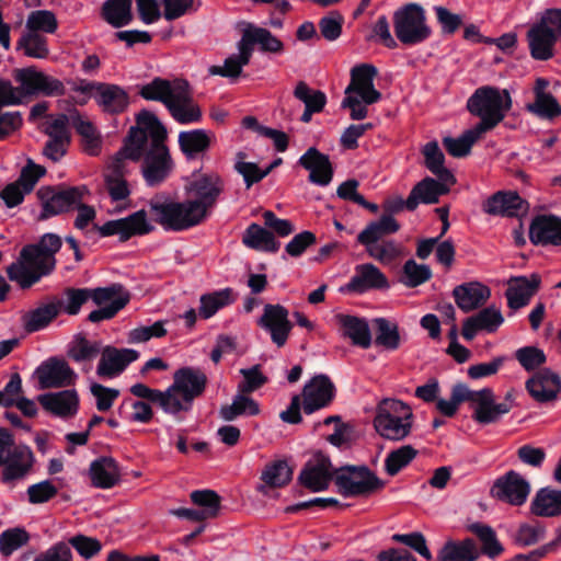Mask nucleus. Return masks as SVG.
Instances as JSON below:
<instances>
[{"label":"nucleus","instance_id":"56","mask_svg":"<svg viewBox=\"0 0 561 561\" xmlns=\"http://www.w3.org/2000/svg\"><path fill=\"white\" fill-rule=\"evenodd\" d=\"M375 323L377 327L375 343L388 351L398 350L401 342L398 324L385 318L376 319Z\"/></svg>","mask_w":561,"mask_h":561},{"label":"nucleus","instance_id":"45","mask_svg":"<svg viewBox=\"0 0 561 561\" xmlns=\"http://www.w3.org/2000/svg\"><path fill=\"white\" fill-rule=\"evenodd\" d=\"M236 296L231 288H224L209 294H204L199 298L198 314L202 319H209L220 309L233 304Z\"/></svg>","mask_w":561,"mask_h":561},{"label":"nucleus","instance_id":"22","mask_svg":"<svg viewBox=\"0 0 561 561\" xmlns=\"http://www.w3.org/2000/svg\"><path fill=\"white\" fill-rule=\"evenodd\" d=\"M389 282L387 276L374 264L364 263L355 267V274L342 290L355 294H364L373 289H387Z\"/></svg>","mask_w":561,"mask_h":561},{"label":"nucleus","instance_id":"25","mask_svg":"<svg viewBox=\"0 0 561 561\" xmlns=\"http://www.w3.org/2000/svg\"><path fill=\"white\" fill-rule=\"evenodd\" d=\"M540 284L541 277L537 273H533L529 277H512L505 291L508 307L512 310H518L527 306L531 297L539 290Z\"/></svg>","mask_w":561,"mask_h":561},{"label":"nucleus","instance_id":"55","mask_svg":"<svg viewBox=\"0 0 561 561\" xmlns=\"http://www.w3.org/2000/svg\"><path fill=\"white\" fill-rule=\"evenodd\" d=\"M293 469L286 460H276L265 466L261 480L271 488H282L290 482Z\"/></svg>","mask_w":561,"mask_h":561},{"label":"nucleus","instance_id":"59","mask_svg":"<svg viewBox=\"0 0 561 561\" xmlns=\"http://www.w3.org/2000/svg\"><path fill=\"white\" fill-rule=\"evenodd\" d=\"M417 455V450L411 445H404L390 451L385 460L386 472L393 477L405 468Z\"/></svg>","mask_w":561,"mask_h":561},{"label":"nucleus","instance_id":"9","mask_svg":"<svg viewBox=\"0 0 561 561\" xmlns=\"http://www.w3.org/2000/svg\"><path fill=\"white\" fill-rule=\"evenodd\" d=\"M14 446L11 433L0 427V466H3L2 481L10 483L23 479L32 469L34 455L30 447Z\"/></svg>","mask_w":561,"mask_h":561},{"label":"nucleus","instance_id":"34","mask_svg":"<svg viewBox=\"0 0 561 561\" xmlns=\"http://www.w3.org/2000/svg\"><path fill=\"white\" fill-rule=\"evenodd\" d=\"M479 547L472 538L448 539L437 552L435 561H477Z\"/></svg>","mask_w":561,"mask_h":561},{"label":"nucleus","instance_id":"33","mask_svg":"<svg viewBox=\"0 0 561 561\" xmlns=\"http://www.w3.org/2000/svg\"><path fill=\"white\" fill-rule=\"evenodd\" d=\"M142 160L145 163L142 175H167L174 168V162L167 145L145 147Z\"/></svg>","mask_w":561,"mask_h":561},{"label":"nucleus","instance_id":"36","mask_svg":"<svg viewBox=\"0 0 561 561\" xmlns=\"http://www.w3.org/2000/svg\"><path fill=\"white\" fill-rule=\"evenodd\" d=\"M89 476L93 486L111 489L119 480L117 462L112 457H100L91 462Z\"/></svg>","mask_w":561,"mask_h":561},{"label":"nucleus","instance_id":"26","mask_svg":"<svg viewBox=\"0 0 561 561\" xmlns=\"http://www.w3.org/2000/svg\"><path fill=\"white\" fill-rule=\"evenodd\" d=\"M503 322L501 310L495 306H489L463 321L461 335L465 340L472 341L480 331L496 332Z\"/></svg>","mask_w":561,"mask_h":561},{"label":"nucleus","instance_id":"62","mask_svg":"<svg viewBox=\"0 0 561 561\" xmlns=\"http://www.w3.org/2000/svg\"><path fill=\"white\" fill-rule=\"evenodd\" d=\"M191 501L204 513L207 519L218 516L220 496L213 490H196L191 493Z\"/></svg>","mask_w":561,"mask_h":561},{"label":"nucleus","instance_id":"30","mask_svg":"<svg viewBox=\"0 0 561 561\" xmlns=\"http://www.w3.org/2000/svg\"><path fill=\"white\" fill-rule=\"evenodd\" d=\"M343 337L352 341L353 345L368 348L371 344V333L368 322L359 317L337 313L334 317Z\"/></svg>","mask_w":561,"mask_h":561},{"label":"nucleus","instance_id":"23","mask_svg":"<svg viewBox=\"0 0 561 561\" xmlns=\"http://www.w3.org/2000/svg\"><path fill=\"white\" fill-rule=\"evenodd\" d=\"M438 179L443 181H437L433 178H424L412 188L409 195V211L415 210L420 203H437L439 196L446 194L449 191V186L456 182L455 178Z\"/></svg>","mask_w":561,"mask_h":561},{"label":"nucleus","instance_id":"38","mask_svg":"<svg viewBox=\"0 0 561 561\" xmlns=\"http://www.w3.org/2000/svg\"><path fill=\"white\" fill-rule=\"evenodd\" d=\"M513 408V391L505 394L504 401L496 403L493 391L479 407H474L473 420L479 424H491L497 422L502 415L508 413Z\"/></svg>","mask_w":561,"mask_h":561},{"label":"nucleus","instance_id":"39","mask_svg":"<svg viewBox=\"0 0 561 561\" xmlns=\"http://www.w3.org/2000/svg\"><path fill=\"white\" fill-rule=\"evenodd\" d=\"M467 530L474 535L480 542V556L483 554L490 559H496L504 552V547L491 526L477 522L469 524Z\"/></svg>","mask_w":561,"mask_h":561},{"label":"nucleus","instance_id":"14","mask_svg":"<svg viewBox=\"0 0 561 561\" xmlns=\"http://www.w3.org/2000/svg\"><path fill=\"white\" fill-rule=\"evenodd\" d=\"M256 324L270 334L277 347H283L287 343L294 327L289 320L288 309L279 304H266Z\"/></svg>","mask_w":561,"mask_h":561},{"label":"nucleus","instance_id":"51","mask_svg":"<svg viewBox=\"0 0 561 561\" xmlns=\"http://www.w3.org/2000/svg\"><path fill=\"white\" fill-rule=\"evenodd\" d=\"M298 163L309 172V175H333L334 169L328 154L310 147L300 158Z\"/></svg>","mask_w":561,"mask_h":561},{"label":"nucleus","instance_id":"63","mask_svg":"<svg viewBox=\"0 0 561 561\" xmlns=\"http://www.w3.org/2000/svg\"><path fill=\"white\" fill-rule=\"evenodd\" d=\"M27 32L54 34L58 28L56 15L48 10H36L26 20Z\"/></svg>","mask_w":561,"mask_h":561},{"label":"nucleus","instance_id":"28","mask_svg":"<svg viewBox=\"0 0 561 561\" xmlns=\"http://www.w3.org/2000/svg\"><path fill=\"white\" fill-rule=\"evenodd\" d=\"M526 388L538 402L553 401L561 391V378L558 374L545 368L527 380Z\"/></svg>","mask_w":561,"mask_h":561},{"label":"nucleus","instance_id":"44","mask_svg":"<svg viewBox=\"0 0 561 561\" xmlns=\"http://www.w3.org/2000/svg\"><path fill=\"white\" fill-rule=\"evenodd\" d=\"M260 413L259 403L247 393L239 392L233 397L231 404H225L219 410V416L227 422L239 416H254Z\"/></svg>","mask_w":561,"mask_h":561},{"label":"nucleus","instance_id":"17","mask_svg":"<svg viewBox=\"0 0 561 561\" xmlns=\"http://www.w3.org/2000/svg\"><path fill=\"white\" fill-rule=\"evenodd\" d=\"M335 396V387L325 375H318L309 380L302 389V410L311 414L328 407Z\"/></svg>","mask_w":561,"mask_h":561},{"label":"nucleus","instance_id":"61","mask_svg":"<svg viewBox=\"0 0 561 561\" xmlns=\"http://www.w3.org/2000/svg\"><path fill=\"white\" fill-rule=\"evenodd\" d=\"M122 286L112 284L107 287L89 288L90 299L96 306H115L122 304V309L128 302V299L121 295Z\"/></svg>","mask_w":561,"mask_h":561},{"label":"nucleus","instance_id":"48","mask_svg":"<svg viewBox=\"0 0 561 561\" xmlns=\"http://www.w3.org/2000/svg\"><path fill=\"white\" fill-rule=\"evenodd\" d=\"M483 133L477 127L463 131L459 137L446 136L443 138V146L446 151L455 157L462 158L470 153L472 146L483 137Z\"/></svg>","mask_w":561,"mask_h":561},{"label":"nucleus","instance_id":"7","mask_svg":"<svg viewBox=\"0 0 561 561\" xmlns=\"http://www.w3.org/2000/svg\"><path fill=\"white\" fill-rule=\"evenodd\" d=\"M412 411L408 404L396 399H385L378 405L374 426L378 434L389 440H402L412 428Z\"/></svg>","mask_w":561,"mask_h":561},{"label":"nucleus","instance_id":"64","mask_svg":"<svg viewBox=\"0 0 561 561\" xmlns=\"http://www.w3.org/2000/svg\"><path fill=\"white\" fill-rule=\"evenodd\" d=\"M28 540L30 535L24 528H9L0 534V552L4 557H10L15 550L25 546Z\"/></svg>","mask_w":561,"mask_h":561},{"label":"nucleus","instance_id":"54","mask_svg":"<svg viewBox=\"0 0 561 561\" xmlns=\"http://www.w3.org/2000/svg\"><path fill=\"white\" fill-rule=\"evenodd\" d=\"M13 78L19 83L21 100L26 96H37L39 91L41 71L36 67L18 68L13 70Z\"/></svg>","mask_w":561,"mask_h":561},{"label":"nucleus","instance_id":"31","mask_svg":"<svg viewBox=\"0 0 561 561\" xmlns=\"http://www.w3.org/2000/svg\"><path fill=\"white\" fill-rule=\"evenodd\" d=\"M490 288L479 282L458 285L453 290L456 305L463 312H470L483 306L490 298Z\"/></svg>","mask_w":561,"mask_h":561},{"label":"nucleus","instance_id":"27","mask_svg":"<svg viewBox=\"0 0 561 561\" xmlns=\"http://www.w3.org/2000/svg\"><path fill=\"white\" fill-rule=\"evenodd\" d=\"M483 210L494 216L518 217L528 210V203L516 192L499 191L485 201Z\"/></svg>","mask_w":561,"mask_h":561},{"label":"nucleus","instance_id":"19","mask_svg":"<svg viewBox=\"0 0 561 561\" xmlns=\"http://www.w3.org/2000/svg\"><path fill=\"white\" fill-rule=\"evenodd\" d=\"M139 354L130 348H117L107 345L102 348L96 374L101 378L112 379L119 376L127 366L137 360Z\"/></svg>","mask_w":561,"mask_h":561},{"label":"nucleus","instance_id":"2","mask_svg":"<svg viewBox=\"0 0 561 561\" xmlns=\"http://www.w3.org/2000/svg\"><path fill=\"white\" fill-rule=\"evenodd\" d=\"M408 203L409 197L405 201L399 196L387 198L382 204L385 214L378 220L370 221L357 234V243L365 248L371 259L388 264L401 255V245L394 240H386L385 237L399 231L400 224L393 215L408 209Z\"/></svg>","mask_w":561,"mask_h":561},{"label":"nucleus","instance_id":"16","mask_svg":"<svg viewBox=\"0 0 561 561\" xmlns=\"http://www.w3.org/2000/svg\"><path fill=\"white\" fill-rule=\"evenodd\" d=\"M135 125L130 127L123 147L111 158L107 168L112 175H125L130 162L140 161V112L135 113Z\"/></svg>","mask_w":561,"mask_h":561},{"label":"nucleus","instance_id":"10","mask_svg":"<svg viewBox=\"0 0 561 561\" xmlns=\"http://www.w3.org/2000/svg\"><path fill=\"white\" fill-rule=\"evenodd\" d=\"M334 482L337 491L344 497L369 495L385 486L366 466H345L334 471Z\"/></svg>","mask_w":561,"mask_h":561},{"label":"nucleus","instance_id":"5","mask_svg":"<svg viewBox=\"0 0 561 561\" xmlns=\"http://www.w3.org/2000/svg\"><path fill=\"white\" fill-rule=\"evenodd\" d=\"M151 215L165 230L183 231L203 222V213L188 202L156 197L150 203Z\"/></svg>","mask_w":561,"mask_h":561},{"label":"nucleus","instance_id":"11","mask_svg":"<svg viewBox=\"0 0 561 561\" xmlns=\"http://www.w3.org/2000/svg\"><path fill=\"white\" fill-rule=\"evenodd\" d=\"M171 391H173L175 401L171 403L180 412H187L192 409L193 401L201 397L207 386L206 374L193 367H183L175 371Z\"/></svg>","mask_w":561,"mask_h":561},{"label":"nucleus","instance_id":"53","mask_svg":"<svg viewBox=\"0 0 561 561\" xmlns=\"http://www.w3.org/2000/svg\"><path fill=\"white\" fill-rule=\"evenodd\" d=\"M238 55H232L226 58L224 66H211L209 68L210 75H218L221 77L237 78L242 72V67L247 66L250 62L251 55L249 49L243 47V45L238 43Z\"/></svg>","mask_w":561,"mask_h":561},{"label":"nucleus","instance_id":"6","mask_svg":"<svg viewBox=\"0 0 561 561\" xmlns=\"http://www.w3.org/2000/svg\"><path fill=\"white\" fill-rule=\"evenodd\" d=\"M396 38L404 46H414L427 41L432 28L427 24L426 11L419 3H407L392 14Z\"/></svg>","mask_w":561,"mask_h":561},{"label":"nucleus","instance_id":"13","mask_svg":"<svg viewBox=\"0 0 561 561\" xmlns=\"http://www.w3.org/2000/svg\"><path fill=\"white\" fill-rule=\"evenodd\" d=\"M530 493V483L518 472L507 471L499 477L490 490V495L512 506H522Z\"/></svg>","mask_w":561,"mask_h":561},{"label":"nucleus","instance_id":"4","mask_svg":"<svg viewBox=\"0 0 561 561\" xmlns=\"http://www.w3.org/2000/svg\"><path fill=\"white\" fill-rule=\"evenodd\" d=\"M512 105L510 92L492 85L478 88L467 101V110L480 118L474 127L483 134L493 130L505 118Z\"/></svg>","mask_w":561,"mask_h":561},{"label":"nucleus","instance_id":"8","mask_svg":"<svg viewBox=\"0 0 561 561\" xmlns=\"http://www.w3.org/2000/svg\"><path fill=\"white\" fill-rule=\"evenodd\" d=\"M88 194L89 190L85 185L44 186L37 191V197L41 202V211L37 219L45 221L56 216L72 213L77 203L84 199Z\"/></svg>","mask_w":561,"mask_h":561},{"label":"nucleus","instance_id":"37","mask_svg":"<svg viewBox=\"0 0 561 561\" xmlns=\"http://www.w3.org/2000/svg\"><path fill=\"white\" fill-rule=\"evenodd\" d=\"M92 230L98 231L101 237L117 234L122 242L127 241L130 237L140 234V210L123 219L106 221L102 226L93 225Z\"/></svg>","mask_w":561,"mask_h":561},{"label":"nucleus","instance_id":"21","mask_svg":"<svg viewBox=\"0 0 561 561\" xmlns=\"http://www.w3.org/2000/svg\"><path fill=\"white\" fill-rule=\"evenodd\" d=\"M186 192L187 201L197 206L205 219L222 192V182L220 178H198L186 187Z\"/></svg>","mask_w":561,"mask_h":561},{"label":"nucleus","instance_id":"3","mask_svg":"<svg viewBox=\"0 0 561 561\" xmlns=\"http://www.w3.org/2000/svg\"><path fill=\"white\" fill-rule=\"evenodd\" d=\"M142 99L162 103L179 124L198 123L202 119V110L194 101L191 85L185 79L156 77L142 84Z\"/></svg>","mask_w":561,"mask_h":561},{"label":"nucleus","instance_id":"47","mask_svg":"<svg viewBox=\"0 0 561 561\" xmlns=\"http://www.w3.org/2000/svg\"><path fill=\"white\" fill-rule=\"evenodd\" d=\"M41 178H18L9 183L0 192V198L8 208H13L24 202L25 195L30 194Z\"/></svg>","mask_w":561,"mask_h":561},{"label":"nucleus","instance_id":"41","mask_svg":"<svg viewBox=\"0 0 561 561\" xmlns=\"http://www.w3.org/2000/svg\"><path fill=\"white\" fill-rule=\"evenodd\" d=\"M211 134L205 129L181 131L179 146L187 159H196L204 154L210 147Z\"/></svg>","mask_w":561,"mask_h":561},{"label":"nucleus","instance_id":"1","mask_svg":"<svg viewBox=\"0 0 561 561\" xmlns=\"http://www.w3.org/2000/svg\"><path fill=\"white\" fill-rule=\"evenodd\" d=\"M61 245V238L51 232L43 234L34 244L24 245L18 260L7 266L8 278L18 283L21 289L31 288L55 270V254Z\"/></svg>","mask_w":561,"mask_h":561},{"label":"nucleus","instance_id":"15","mask_svg":"<svg viewBox=\"0 0 561 561\" xmlns=\"http://www.w3.org/2000/svg\"><path fill=\"white\" fill-rule=\"evenodd\" d=\"M331 460L318 451L308 460L299 474V482L312 492L327 490L334 478Z\"/></svg>","mask_w":561,"mask_h":561},{"label":"nucleus","instance_id":"24","mask_svg":"<svg viewBox=\"0 0 561 561\" xmlns=\"http://www.w3.org/2000/svg\"><path fill=\"white\" fill-rule=\"evenodd\" d=\"M529 240L535 245H561V218L554 215H537L529 226Z\"/></svg>","mask_w":561,"mask_h":561},{"label":"nucleus","instance_id":"49","mask_svg":"<svg viewBox=\"0 0 561 561\" xmlns=\"http://www.w3.org/2000/svg\"><path fill=\"white\" fill-rule=\"evenodd\" d=\"M94 98L98 104L108 113L123 112L127 106L126 93L116 85L100 83Z\"/></svg>","mask_w":561,"mask_h":561},{"label":"nucleus","instance_id":"58","mask_svg":"<svg viewBox=\"0 0 561 561\" xmlns=\"http://www.w3.org/2000/svg\"><path fill=\"white\" fill-rule=\"evenodd\" d=\"M248 154L244 151H238L234 157V171L240 175H268L276 167L283 163V159L277 157L267 165H261L255 162L247 161Z\"/></svg>","mask_w":561,"mask_h":561},{"label":"nucleus","instance_id":"32","mask_svg":"<svg viewBox=\"0 0 561 561\" xmlns=\"http://www.w3.org/2000/svg\"><path fill=\"white\" fill-rule=\"evenodd\" d=\"M526 39L530 56L535 60L546 61L554 56V46L559 39L537 23L530 26L526 33Z\"/></svg>","mask_w":561,"mask_h":561},{"label":"nucleus","instance_id":"40","mask_svg":"<svg viewBox=\"0 0 561 561\" xmlns=\"http://www.w3.org/2000/svg\"><path fill=\"white\" fill-rule=\"evenodd\" d=\"M71 126L81 137V146L84 152L90 156L99 154L102 140L96 128L90 121L83 119L77 108L71 110Z\"/></svg>","mask_w":561,"mask_h":561},{"label":"nucleus","instance_id":"57","mask_svg":"<svg viewBox=\"0 0 561 561\" xmlns=\"http://www.w3.org/2000/svg\"><path fill=\"white\" fill-rule=\"evenodd\" d=\"M526 110L539 118L548 121L561 116V105L551 93L538 95L533 103L526 105Z\"/></svg>","mask_w":561,"mask_h":561},{"label":"nucleus","instance_id":"46","mask_svg":"<svg viewBox=\"0 0 561 561\" xmlns=\"http://www.w3.org/2000/svg\"><path fill=\"white\" fill-rule=\"evenodd\" d=\"M62 301H53L30 311L24 317V328L27 332H37L46 328L60 312Z\"/></svg>","mask_w":561,"mask_h":561},{"label":"nucleus","instance_id":"29","mask_svg":"<svg viewBox=\"0 0 561 561\" xmlns=\"http://www.w3.org/2000/svg\"><path fill=\"white\" fill-rule=\"evenodd\" d=\"M240 43L249 49L251 56L254 45H259L263 53L280 54L284 50L283 42L274 36L271 31L252 23H248L243 28Z\"/></svg>","mask_w":561,"mask_h":561},{"label":"nucleus","instance_id":"43","mask_svg":"<svg viewBox=\"0 0 561 561\" xmlns=\"http://www.w3.org/2000/svg\"><path fill=\"white\" fill-rule=\"evenodd\" d=\"M536 516L553 517L561 515V491L542 488L537 491L530 506Z\"/></svg>","mask_w":561,"mask_h":561},{"label":"nucleus","instance_id":"35","mask_svg":"<svg viewBox=\"0 0 561 561\" xmlns=\"http://www.w3.org/2000/svg\"><path fill=\"white\" fill-rule=\"evenodd\" d=\"M140 12V0H134ZM133 0H106L101 8V18L111 26L121 28L133 21Z\"/></svg>","mask_w":561,"mask_h":561},{"label":"nucleus","instance_id":"18","mask_svg":"<svg viewBox=\"0 0 561 561\" xmlns=\"http://www.w3.org/2000/svg\"><path fill=\"white\" fill-rule=\"evenodd\" d=\"M37 401L46 412L62 420L75 417L80 405L79 394L75 389L46 392L39 394Z\"/></svg>","mask_w":561,"mask_h":561},{"label":"nucleus","instance_id":"42","mask_svg":"<svg viewBox=\"0 0 561 561\" xmlns=\"http://www.w3.org/2000/svg\"><path fill=\"white\" fill-rule=\"evenodd\" d=\"M242 242L250 249L271 253H276L280 247V243L275 239L274 233L257 224H251L245 229Z\"/></svg>","mask_w":561,"mask_h":561},{"label":"nucleus","instance_id":"60","mask_svg":"<svg viewBox=\"0 0 561 561\" xmlns=\"http://www.w3.org/2000/svg\"><path fill=\"white\" fill-rule=\"evenodd\" d=\"M101 343H91L82 335H77L68 350V356L77 363L91 360L101 354Z\"/></svg>","mask_w":561,"mask_h":561},{"label":"nucleus","instance_id":"50","mask_svg":"<svg viewBox=\"0 0 561 561\" xmlns=\"http://www.w3.org/2000/svg\"><path fill=\"white\" fill-rule=\"evenodd\" d=\"M167 138V128L157 115L142 110V150H145V147H148V139H150L149 146H161L165 145Z\"/></svg>","mask_w":561,"mask_h":561},{"label":"nucleus","instance_id":"12","mask_svg":"<svg viewBox=\"0 0 561 561\" xmlns=\"http://www.w3.org/2000/svg\"><path fill=\"white\" fill-rule=\"evenodd\" d=\"M34 376L38 380V389L67 388L73 386L78 379L76 371L66 359L53 356L42 362L35 369Z\"/></svg>","mask_w":561,"mask_h":561},{"label":"nucleus","instance_id":"52","mask_svg":"<svg viewBox=\"0 0 561 561\" xmlns=\"http://www.w3.org/2000/svg\"><path fill=\"white\" fill-rule=\"evenodd\" d=\"M16 50H23L31 58L45 59L49 55L48 41L39 33L25 32L16 42Z\"/></svg>","mask_w":561,"mask_h":561},{"label":"nucleus","instance_id":"20","mask_svg":"<svg viewBox=\"0 0 561 561\" xmlns=\"http://www.w3.org/2000/svg\"><path fill=\"white\" fill-rule=\"evenodd\" d=\"M377 76V69L369 64L355 66L351 70V82L345 89V94L355 93L365 104L377 103L381 99V93L374 87V78Z\"/></svg>","mask_w":561,"mask_h":561}]
</instances>
